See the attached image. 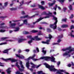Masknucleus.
Wrapping results in <instances>:
<instances>
[{
	"instance_id": "obj_1",
	"label": "nucleus",
	"mask_w": 74,
	"mask_h": 74,
	"mask_svg": "<svg viewBox=\"0 0 74 74\" xmlns=\"http://www.w3.org/2000/svg\"><path fill=\"white\" fill-rule=\"evenodd\" d=\"M36 56L35 54H34L32 57H29L27 59H25V60H28V62L26 63V67H27L28 69H29V70L31 71H33V70L32 69H29V67H30V65H29V60H30V59H32L33 61L34 62H36V60H40V59H44L46 60V61H49L50 59H51V61L53 62V63H56V61L55 60V58L53 57V56H52L51 57H49L48 56H43L40 58L39 59H34V57Z\"/></svg>"
},
{
	"instance_id": "obj_2",
	"label": "nucleus",
	"mask_w": 74,
	"mask_h": 74,
	"mask_svg": "<svg viewBox=\"0 0 74 74\" xmlns=\"http://www.w3.org/2000/svg\"><path fill=\"white\" fill-rule=\"evenodd\" d=\"M52 16L53 17V19L55 20L56 21V22L54 23L53 25L50 24V27L51 28H52L53 29H56L57 27V25L56 24H57V22H58V18L57 17H56L54 16Z\"/></svg>"
},
{
	"instance_id": "obj_3",
	"label": "nucleus",
	"mask_w": 74,
	"mask_h": 74,
	"mask_svg": "<svg viewBox=\"0 0 74 74\" xmlns=\"http://www.w3.org/2000/svg\"><path fill=\"white\" fill-rule=\"evenodd\" d=\"M18 64H19V62H17L16 64V66L18 68L19 71L21 72L23 71V70H24V69H25V67L23 66V65L22 64V61H20V65L21 68L23 69L20 68V66L18 65Z\"/></svg>"
},
{
	"instance_id": "obj_4",
	"label": "nucleus",
	"mask_w": 74,
	"mask_h": 74,
	"mask_svg": "<svg viewBox=\"0 0 74 74\" xmlns=\"http://www.w3.org/2000/svg\"><path fill=\"white\" fill-rule=\"evenodd\" d=\"M16 25V23H12L10 25V28L15 29V30H14V32H17L19 30L20 28L18 27H15V26Z\"/></svg>"
},
{
	"instance_id": "obj_5",
	"label": "nucleus",
	"mask_w": 74,
	"mask_h": 74,
	"mask_svg": "<svg viewBox=\"0 0 74 74\" xmlns=\"http://www.w3.org/2000/svg\"><path fill=\"white\" fill-rule=\"evenodd\" d=\"M38 37V36H35L34 37V38H32V39H31V40L28 41V43L29 44L31 45V43L33 42V40H35V39H36V40H37V41L41 40V38H39Z\"/></svg>"
},
{
	"instance_id": "obj_6",
	"label": "nucleus",
	"mask_w": 74,
	"mask_h": 74,
	"mask_svg": "<svg viewBox=\"0 0 74 74\" xmlns=\"http://www.w3.org/2000/svg\"><path fill=\"white\" fill-rule=\"evenodd\" d=\"M1 59L3 60V61H5V62H7V61H8V60H10L12 62H16V60L13 58H9L7 59H4L3 58H1Z\"/></svg>"
},
{
	"instance_id": "obj_7",
	"label": "nucleus",
	"mask_w": 74,
	"mask_h": 74,
	"mask_svg": "<svg viewBox=\"0 0 74 74\" xmlns=\"http://www.w3.org/2000/svg\"><path fill=\"white\" fill-rule=\"evenodd\" d=\"M48 14L46 13V12H44L42 13V15H48V16H46L45 17L42 18H49V15H52V13L50 12H48Z\"/></svg>"
},
{
	"instance_id": "obj_8",
	"label": "nucleus",
	"mask_w": 74,
	"mask_h": 74,
	"mask_svg": "<svg viewBox=\"0 0 74 74\" xmlns=\"http://www.w3.org/2000/svg\"><path fill=\"white\" fill-rule=\"evenodd\" d=\"M36 15H38V13L35 14V15H33V16L30 17L28 15H26L24 16H21L20 17V19H23L24 18H33V17H34Z\"/></svg>"
},
{
	"instance_id": "obj_9",
	"label": "nucleus",
	"mask_w": 74,
	"mask_h": 74,
	"mask_svg": "<svg viewBox=\"0 0 74 74\" xmlns=\"http://www.w3.org/2000/svg\"><path fill=\"white\" fill-rule=\"evenodd\" d=\"M23 23L21 24V25H19L18 26L19 27H21V26H22L24 25V24H25L26 25H27V20H24L23 21Z\"/></svg>"
},
{
	"instance_id": "obj_10",
	"label": "nucleus",
	"mask_w": 74,
	"mask_h": 74,
	"mask_svg": "<svg viewBox=\"0 0 74 74\" xmlns=\"http://www.w3.org/2000/svg\"><path fill=\"white\" fill-rule=\"evenodd\" d=\"M11 48H10L8 49L5 50L3 51V53H7V55H8V51L10 50H11Z\"/></svg>"
},
{
	"instance_id": "obj_11",
	"label": "nucleus",
	"mask_w": 74,
	"mask_h": 74,
	"mask_svg": "<svg viewBox=\"0 0 74 74\" xmlns=\"http://www.w3.org/2000/svg\"><path fill=\"white\" fill-rule=\"evenodd\" d=\"M5 25V23H4L0 24V29H5L6 27V26H2L3 25Z\"/></svg>"
},
{
	"instance_id": "obj_12",
	"label": "nucleus",
	"mask_w": 74,
	"mask_h": 74,
	"mask_svg": "<svg viewBox=\"0 0 74 74\" xmlns=\"http://www.w3.org/2000/svg\"><path fill=\"white\" fill-rule=\"evenodd\" d=\"M43 18H42V17L38 19L35 22H33V25H35V24H36V23H38V22L40 21H41V20H42V19H43Z\"/></svg>"
},
{
	"instance_id": "obj_13",
	"label": "nucleus",
	"mask_w": 74,
	"mask_h": 74,
	"mask_svg": "<svg viewBox=\"0 0 74 74\" xmlns=\"http://www.w3.org/2000/svg\"><path fill=\"white\" fill-rule=\"evenodd\" d=\"M16 56L17 57H18L19 58H20L21 59H23L25 57L23 56L22 55H21L20 54H16Z\"/></svg>"
},
{
	"instance_id": "obj_14",
	"label": "nucleus",
	"mask_w": 74,
	"mask_h": 74,
	"mask_svg": "<svg viewBox=\"0 0 74 74\" xmlns=\"http://www.w3.org/2000/svg\"><path fill=\"white\" fill-rule=\"evenodd\" d=\"M25 40V39L23 38H19L18 41V43H21Z\"/></svg>"
},
{
	"instance_id": "obj_15",
	"label": "nucleus",
	"mask_w": 74,
	"mask_h": 74,
	"mask_svg": "<svg viewBox=\"0 0 74 74\" xmlns=\"http://www.w3.org/2000/svg\"><path fill=\"white\" fill-rule=\"evenodd\" d=\"M74 33V31L73 30H72L71 32L69 34V36H70L71 37H73L74 38V35H73V33Z\"/></svg>"
},
{
	"instance_id": "obj_16",
	"label": "nucleus",
	"mask_w": 74,
	"mask_h": 74,
	"mask_svg": "<svg viewBox=\"0 0 74 74\" xmlns=\"http://www.w3.org/2000/svg\"><path fill=\"white\" fill-rule=\"evenodd\" d=\"M49 42H50V40H47L46 42H44L43 41L42 42V44H49Z\"/></svg>"
},
{
	"instance_id": "obj_17",
	"label": "nucleus",
	"mask_w": 74,
	"mask_h": 74,
	"mask_svg": "<svg viewBox=\"0 0 74 74\" xmlns=\"http://www.w3.org/2000/svg\"><path fill=\"white\" fill-rule=\"evenodd\" d=\"M8 74H10V73L11 72V68H9L8 69L6 70Z\"/></svg>"
},
{
	"instance_id": "obj_18",
	"label": "nucleus",
	"mask_w": 74,
	"mask_h": 74,
	"mask_svg": "<svg viewBox=\"0 0 74 74\" xmlns=\"http://www.w3.org/2000/svg\"><path fill=\"white\" fill-rule=\"evenodd\" d=\"M38 5V6L39 8H40V9H41L42 10H45V8L43 7V6H42L40 5Z\"/></svg>"
},
{
	"instance_id": "obj_19",
	"label": "nucleus",
	"mask_w": 74,
	"mask_h": 74,
	"mask_svg": "<svg viewBox=\"0 0 74 74\" xmlns=\"http://www.w3.org/2000/svg\"><path fill=\"white\" fill-rule=\"evenodd\" d=\"M44 49H45V48H44V47L42 48V52H43V54L44 55H45L46 54V53L47 52V51L46 50H44Z\"/></svg>"
},
{
	"instance_id": "obj_20",
	"label": "nucleus",
	"mask_w": 74,
	"mask_h": 74,
	"mask_svg": "<svg viewBox=\"0 0 74 74\" xmlns=\"http://www.w3.org/2000/svg\"><path fill=\"white\" fill-rule=\"evenodd\" d=\"M24 3V1H21V2L20 3V5H19V8H21V7L22 6L23 4V3Z\"/></svg>"
},
{
	"instance_id": "obj_21",
	"label": "nucleus",
	"mask_w": 74,
	"mask_h": 74,
	"mask_svg": "<svg viewBox=\"0 0 74 74\" xmlns=\"http://www.w3.org/2000/svg\"><path fill=\"white\" fill-rule=\"evenodd\" d=\"M27 38H29L32 39V38H32V36L31 35H28L27 36Z\"/></svg>"
},
{
	"instance_id": "obj_22",
	"label": "nucleus",
	"mask_w": 74,
	"mask_h": 74,
	"mask_svg": "<svg viewBox=\"0 0 74 74\" xmlns=\"http://www.w3.org/2000/svg\"><path fill=\"white\" fill-rule=\"evenodd\" d=\"M31 64L32 65V69H34L36 67V65H34V64H33L32 63H31Z\"/></svg>"
},
{
	"instance_id": "obj_23",
	"label": "nucleus",
	"mask_w": 74,
	"mask_h": 74,
	"mask_svg": "<svg viewBox=\"0 0 74 74\" xmlns=\"http://www.w3.org/2000/svg\"><path fill=\"white\" fill-rule=\"evenodd\" d=\"M4 8V7L2 5V3H0V10Z\"/></svg>"
},
{
	"instance_id": "obj_24",
	"label": "nucleus",
	"mask_w": 74,
	"mask_h": 74,
	"mask_svg": "<svg viewBox=\"0 0 74 74\" xmlns=\"http://www.w3.org/2000/svg\"><path fill=\"white\" fill-rule=\"evenodd\" d=\"M68 27V25H63L62 26V28H64Z\"/></svg>"
},
{
	"instance_id": "obj_25",
	"label": "nucleus",
	"mask_w": 74,
	"mask_h": 74,
	"mask_svg": "<svg viewBox=\"0 0 74 74\" xmlns=\"http://www.w3.org/2000/svg\"><path fill=\"white\" fill-rule=\"evenodd\" d=\"M7 38V37L2 38L0 39V41H3L4 40H5V39Z\"/></svg>"
},
{
	"instance_id": "obj_26",
	"label": "nucleus",
	"mask_w": 74,
	"mask_h": 74,
	"mask_svg": "<svg viewBox=\"0 0 74 74\" xmlns=\"http://www.w3.org/2000/svg\"><path fill=\"white\" fill-rule=\"evenodd\" d=\"M10 10L11 11H14L15 10H16L17 9L16 8H12L10 9Z\"/></svg>"
},
{
	"instance_id": "obj_27",
	"label": "nucleus",
	"mask_w": 74,
	"mask_h": 74,
	"mask_svg": "<svg viewBox=\"0 0 74 74\" xmlns=\"http://www.w3.org/2000/svg\"><path fill=\"white\" fill-rule=\"evenodd\" d=\"M69 8L70 10H73V8H72V6L71 5H69Z\"/></svg>"
},
{
	"instance_id": "obj_28",
	"label": "nucleus",
	"mask_w": 74,
	"mask_h": 74,
	"mask_svg": "<svg viewBox=\"0 0 74 74\" xmlns=\"http://www.w3.org/2000/svg\"><path fill=\"white\" fill-rule=\"evenodd\" d=\"M52 38V36L51 35V34H49V37H47V38H49L50 40H51V38Z\"/></svg>"
},
{
	"instance_id": "obj_29",
	"label": "nucleus",
	"mask_w": 74,
	"mask_h": 74,
	"mask_svg": "<svg viewBox=\"0 0 74 74\" xmlns=\"http://www.w3.org/2000/svg\"><path fill=\"white\" fill-rule=\"evenodd\" d=\"M23 33L24 34H29V32H27L24 31L23 32Z\"/></svg>"
},
{
	"instance_id": "obj_30",
	"label": "nucleus",
	"mask_w": 74,
	"mask_h": 74,
	"mask_svg": "<svg viewBox=\"0 0 74 74\" xmlns=\"http://www.w3.org/2000/svg\"><path fill=\"white\" fill-rule=\"evenodd\" d=\"M7 43L6 42L4 43H0V45H5V44H7Z\"/></svg>"
},
{
	"instance_id": "obj_31",
	"label": "nucleus",
	"mask_w": 74,
	"mask_h": 74,
	"mask_svg": "<svg viewBox=\"0 0 74 74\" xmlns=\"http://www.w3.org/2000/svg\"><path fill=\"white\" fill-rule=\"evenodd\" d=\"M59 2L61 3H62L64 2V0H57Z\"/></svg>"
},
{
	"instance_id": "obj_32",
	"label": "nucleus",
	"mask_w": 74,
	"mask_h": 74,
	"mask_svg": "<svg viewBox=\"0 0 74 74\" xmlns=\"http://www.w3.org/2000/svg\"><path fill=\"white\" fill-rule=\"evenodd\" d=\"M38 35H42V33H41V31H39L38 34Z\"/></svg>"
},
{
	"instance_id": "obj_33",
	"label": "nucleus",
	"mask_w": 74,
	"mask_h": 74,
	"mask_svg": "<svg viewBox=\"0 0 74 74\" xmlns=\"http://www.w3.org/2000/svg\"><path fill=\"white\" fill-rule=\"evenodd\" d=\"M21 20H13L12 21L14 22H19V21H21Z\"/></svg>"
},
{
	"instance_id": "obj_34",
	"label": "nucleus",
	"mask_w": 74,
	"mask_h": 74,
	"mask_svg": "<svg viewBox=\"0 0 74 74\" xmlns=\"http://www.w3.org/2000/svg\"><path fill=\"white\" fill-rule=\"evenodd\" d=\"M32 33H37V32H38V31L37 30H33L32 31Z\"/></svg>"
},
{
	"instance_id": "obj_35",
	"label": "nucleus",
	"mask_w": 74,
	"mask_h": 74,
	"mask_svg": "<svg viewBox=\"0 0 74 74\" xmlns=\"http://www.w3.org/2000/svg\"><path fill=\"white\" fill-rule=\"evenodd\" d=\"M60 62L59 61L58 62H57V64L58 66V67H59V65H60Z\"/></svg>"
},
{
	"instance_id": "obj_36",
	"label": "nucleus",
	"mask_w": 74,
	"mask_h": 74,
	"mask_svg": "<svg viewBox=\"0 0 74 74\" xmlns=\"http://www.w3.org/2000/svg\"><path fill=\"white\" fill-rule=\"evenodd\" d=\"M58 38H63V35L61 34L59 36H58Z\"/></svg>"
},
{
	"instance_id": "obj_37",
	"label": "nucleus",
	"mask_w": 74,
	"mask_h": 74,
	"mask_svg": "<svg viewBox=\"0 0 74 74\" xmlns=\"http://www.w3.org/2000/svg\"><path fill=\"white\" fill-rule=\"evenodd\" d=\"M55 4V3H49V6H52V5H53V4Z\"/></svg>"
},
{
	"instance_id": "obj_38",
	"label": "nucleus",
	"mask_w": 74,
	"mask_h": 74,
	"mask_svg": "<svg viewBox=\"0 0 74 74\" xmlns=\"http://www.w3.org/2000/svg\"><path fill=\"white\" fill-rule=\"evenodd\" d=\"M31 25L32 24H30L29 23H27L26 25H27L28 27H30Z\"/></svg>"
},
{
	"instance_id": "obj_39",
	"label": "nucleus",
	"mask_w": 74,
	"mask_h": 74,
	"mask_svg": "<svg viewBox=\"0 0 74 74\" xmlns=\"http://www.w3.org/2000/svg\"><path fill=\"white\" fill-rule=\"evenodd\" d=\"M8 4V2H6L4 3V7H6V6Z\"/></svg>"
},
{
	"instance_id": "obj_40",
	"label": "nucleus",
	"mask_w": 74,
	"mask_h": 74,
	"mask_svg": "<svg viewBox=\"0 0 74 74\" xmlns=\"http://www.w3.org/2000/svg\"><path fill=\"white\" fill-rule=\"evenodd\" d=\"M47 32H51V29H50L49 28H47Z\"/></svg>"
},
{
	"instance_id": "obj_41",
	"label": "nucleus",
	"mask_w": 74,
	"mask_h": 74,
	"mask_svg": "<svg viewBox=\"0 0 74 74\" xmlns=\"http://www.w3.org/2000/svg\"><path fill=\"white\" fill-rule=\"evenodd\" d=\"M66 20H67V19L66 18L63 19L62 20V21H63V22H66Z\"/></svg>"
},
{
	"instance_id": "obj_42",
	"label": "nucleus",
	"mask_w": 74,
	"mask_h": 74,
	"mask_svg": "<svg viewBox=\"0 0 74 74\" xmlns=\"http://www.w3.org/2000/svg\"><path fill=\"white\" fill-rule=\"evenodd\" d=\"M61 41V40H60V39H59L57 41V43H58V44L60 43V42Z\"/></svg>"
},
{
	"instance_id": "obj_43",
	"label": "nucleus",
	"mask_w": 74,
	"mask_h": 74,
	"mask_svg": "<svg viewBox=\"0 0 74 74\" xmlns=\"http://www.w3.org/2000/svg\"><path fill=\"white\" fill-rule=\"evenodd\" d=\"M5 32V30H3L2 29L0 30V32L1 33H3V32Z\"/></svg>"
},
{
	"instance_id": "obj_44",
	"label": "nucleus",
	"mask_w": 74,
	"mask_h": 74,
	"mask_svg": "<svg viewBox=\"0 0 74 74\" xmlns=\"http://www.w3.org/2000/svg\"><path fill=\"white\" fill-rule=\"evenodd\" d=\"M57 5H56V7H54V9L56 11V9H57Z\"/></svg>"
},
{
	"instance_id": "obj_45",
	"label": "nucleus",
	"mask_w": 74,
	"mask_h": 74,
	"mask_svg": "<svg viewBox=\"0 0 74 74\" xmlns=\"http://www.w3.org/2000/svg\"><path fill=\"white\" fill-rule=\"evenodd\" d=\"M56 44L58 45L59 43H52V45H56Z\"/></svg>"
},
{
	"instance_id": "obj_46",
	"label": "nucleus",
	"mask_w": 74,
	"mask_h": 74,
	"mask_svg": "<svg viewBox=\"0 0 74 74\" xmlns=\"http://www.w3.org/2000/svg\"><path fill=\"white\" fill-rule=\"evenodd\" d=\"M36 4H34L33 5H31V7H36Z\"/></svg>"
},
{
	"instance_id": "obj_47",
	"label": "nucleus",
	"mask_w": 74,
	"mask_h": 74,
	"mask_svg": "<svg viewBox=\"0 0 74 74\" xmlns=\"http://www.w3.org/2000/svg\"><path fill=\"white\" fill-rule=\"evenodd\" d=\"M17 1V2L18 3L19 2V1L17 0H13L12 1V3L13 2H14V1Z\"/></svg>"
},
{
	"instance_id": "obj_48",
	"label": "nucleus",
	"mask_w": 74,
	"mask_h": 74,
	"mask_svg": "<svg viewBox=\"0 0 74 74\" xmlns=\"http://www.w3.org/2000/svg\"><path fill=\"white\" fill-rule=\"evenodd\" d=\"M74 17V16H73V14L71 15V16L70 17V19H71L73 18Z\"/></svg>"
},
{
	"instance_id": "obj_49",
	"label": "nucleus",
	"mask_w": 74,
	"mask_h": 74,
	"mask_svg": "<svg viewBox=\"0 0 74 74\" xmlns=\"http://www.w3.org/2000/svg\"><path fill=\"white\" fill-rule=\"evenodd\" d=\"M57 29L59 31H61L62 30V29H61L59 27H58Z\"/></svg>"
},
{
	"instance_id": "obj_50",
	"label": "nucleus",
	"mask_w": 74,
	"mask_h": 74,
	"mask_svg": "<svg viewBox=\"0 0 74 74\" xmlns=\"http://www.w3.org/2000/svg\"><path fill=\"white\" fill-rule=\"evenodd\" d=\"M66 10H67V8H63V10L64 11V12H65Z\"/></svg>"
},
{
	"instance_id": "obj_51",
	"label": "nucleus",
	"mask_w": 74,
	"mask_h": 74,
	"mask_svg": "<svg viewBox=\"0 0 74 74\" xmlns=\"http://www.w3.org/2000/svg\"><path fill=\"white\" fill-rule=\"evenodd\" d=\"M36 51H37L38 52H39V49H38V47H36Z\"/></svg>"
},
{
	"instance_id": "obj_52",
	"label": "nucleus",
	"mask_w": 74,
	"mask_h": 74,
	"mask_svg": "<svg viewBox=\"0 0 74 74\" xmlns=\"http://www.w3.org/2000/svg\"><path fill=\"white\" fill-rule=\"evenodd\" d=\"M0 64H1L0 65V66H2V67H4V66L2 65L3 64H2V63H1V62H0Z\"/></svg>"
},
{
	"instance_id": "obj_53",
	"label": "nucleus",
	"mask_w": 74,
	"mask_h": 74,
	"mask_svg": "<svg viewBox=\"0 0 74 74\" xmlns=\"http://www.w3.org/2000/svg\"><path fill=\"white\" fill-rule=\"evenodd\" d=\"M21 14L22 15H25V12H24V11H22V12Z\"/></svg>"
},
{
	"instance_id": "obj_54",
	"label": "nucleus",
	"mask_w": 74,
	"mask_h": 74,
	"mask_svg": "<svg viewBox=\"0 0 74 74\" xmlns=\"http://www.w3.org/2000/svg\"><path fill=\"white\" fill-rule=\"evenodd\" d=\"M41 3L42 5H44V1H42L41 2Z\"/></svg>"
},
{
	"instance_id": "obj_55",
	"label": "nucleus",
	"mask_w": 74,
	"mask_h": 74,
	"mask_svg": "<svg viewBox=\"0 0 74 74\" xmlns=\"http://www.w3.org/2000/svg\"><path fill=\"white\" fill-rule=\"evenodd\" d=\"M30 27H31L32 28H33V27H34V25H31Z\"/></svg>"
},
{
	"instance_id": "obj_56",
	"label": "nucleus",
	"mask_w": 74,
	"mask_h": 74,
	"mask_svg": "<svg viewBox=\"0 0 74 74\" xmlns=\"http://www.w3.org/2000/svg\"><path fill=\"white\" fill-rule=\"evenodd\" d=\"M54 51H55V50H50V52H53Z\"/></svg>"
},
{
	"instance_id": "obj_57",
	"label": "nucleus",
	"mask_w": 74,
	"mask_h": 74,
	"mask_svg": "<svg viewBox=\"0 0 74 74\" xmlns=\"http://www.w3.org/2000/svg\"><path fill=\"white\" fill-rule=\"evenodd\" d=\"M41 66L40 65H39L37 66H36V69H37L40 66Z\"/></svg>"
},
{
	"instance_id": "obj_58",
	"label": "nucleus",
	"mask_w": 74,
	"mask_h": 74,
	"mask_svg": "<svg viewBox=\"0 0 74 74\" xmlns=\"http://www.w3.org/2000/svg\"><path fill=\"white\" fill-rule=\"evenodd\" d=\"M13 32V31L10 30L9 31V33H12Z\"/></svg>"
},
{
	"instance_id": "obj_59",
	"label": "nucleus",
	"mask_w": 74,
	"mask_h": 74,
	"mask_svg": "<svg viewBox=\"0 0 74 74\" xmlns=\"http://www.w3.org/2000/svg\"><path fill=\"white\" fill-rule=\"evenodd\" d=\"M25 51L26 52H29V49H26Z\"/></svg>"
},
{
	"instance_id": "obj_60",
	"label": "nucleus",
	"mask_w": 74,
	"mask_h": 74,
	"mask_svg": "<svg viewBox=\"0 0 74 74\" xmlns=\"http://www.w3.org/2000/svg\"><path fill=\"white\" fill-rule=\"evenodd\" d=\"M71 65L70 64H69L68 65V67H71Z\"/></svg>"
},
{
	"instance_id": "obj_61",
	"label": "nucleus",
	"mask_w": 74,
	"mask_h": 74,
	"mask_svg": "<svg viewBox=\"0 0 74 74\" xmlns=\"http://www.w3.org/2000/svg\"><path fill=\"white\" fill-rule=\"evenodd\" d=\"M71 63H72V65L73 66H74V63H73V62H71Z\"/></svg>"
},
{
	"instance_id": "obj_62",
	"label": "nucleus",
	"mask_w": 74,
	"mask_h": 74,
	"mask_svg": "<svg viewBox=\"0 0 74 74\" xmlns=\"http://www.w3.org/2000/svg\"><path fill=\"white\" fill-rule=\"evenodd\" d=\"M53 14L54 15H56V12H53Z\"/></svg>"
},
{
	"instance_id": "obj_63",
	"label": "nucleus",
	"mask_w": 74,
	"mask_h": 74,
	"mask_svg": "<svg viewBox=\"0 0 74 74\" xmlns=\"http://www.w3.org/2000/svg\"><path fill=\"white\" fill-rule=\"evenodd\" d=\"M1 74H5V73H4V72H3V71L2 72H1Z\"/></svg>"
},
{
	"instance_id": "obj_64",
	"label": "nucleus",
	"mask_w": 74,
	"mask_h": 74,
	"mask_svg": "<svg viewBox=\"0 0 74 74\" xmlns=\"http://www.w3.org/2000/svg\"><path fill=\"white\" fill-rule=\"evenodd\" d=\"M21 50H19L18 51V53H21Z\"/></svg>"
}]
</instances>
